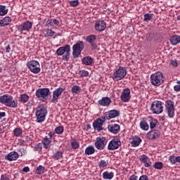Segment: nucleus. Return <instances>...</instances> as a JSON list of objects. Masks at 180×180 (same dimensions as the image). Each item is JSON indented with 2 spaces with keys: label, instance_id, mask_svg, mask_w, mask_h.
<instances>
[{
  "label": "nucleus",
  "instance_id": "nucleus-1",
  "mask_svg": "<svg viewBox=\"0 0 180 180\" xmlns=\"http://www.w3.org/2000/svg\"><path fill=\"white\" fill-rule=\"evenodd\" d=\"M35 116L37 123H43V122L46 120V117L47 116V108L44 107V105L39 104L37 105Z\"/></svg>",
  "mask_w": 180,
  "mask_h": 180
},
{
  "label": "nucleus",
  "instance_id": "nucleus-39",
  "mask_svg": "<svg viewBox=\"0 0 180 180\" xmlns=\"http://www.w3.org/2000/svg\"><path fill=\"white\" fill-rule=\"evenodd\" d=\"M86 40L88 43H90V44H92V43H94V41L96 40V35H94V34L89 35L86 37Z\"/></svg>",
  "mask_w": 180,
  "mask_h": 180
},
{
  "label": "nucleus",
  "instance_id": "nucleus-32",
  "mask_svg": "<svg viewBox=\"0 0 180 180\" xmlns=\"http://www.w3.org/2000/svg\"><path fill=\"white\" fill-rule=\"evenodd\" d=\"M149 123H150V128L151 129H155L157 126V123H158V120L154 119L153 117H149Z\"/></svg>",
  "mask_w": 180,
  "mask_h": 180
},
{
  "label": "nucleus",
  "instance_id": "nucleus-18",
  "mask_svg": "<svg viewBox=\"0 0 180 180\" xmlns=\"http://www.w3.org/2000/svg\"><path fill=\"white\" fill-rule=\"evenodd\" d=\"M139 160L141 162H143L146 168L151 167V160L146 155H141L139 156Z\"/></svg>",
  "mask_w": 180,
  "mask_h": 180
},
{
  "label": "nucleus",
  "instance_id": "nucleus-22",
  "mask_svg": "<svg viewBox=\"0 0 180 180\" xmlns=\"http://www.w3.org/2000/svg\"><path fill=\"white\" fill-rule=\"evenodd\" d=\"M19 158V154L17 152L12 151L6 156V160L8 161H16Z\"/></svg>",
  "mask_w": 180,
  "mask_h": 180
},
{
  "label": "nucleus",
  "instance_id": "nucleus-53",
  "mask_svg": "<svg viewBox=\"0 0 180 180\" xmlns=\"http://www.w3.org/2000/svg\"><path fill=\"white\" fill-rule=\"evenodd\" d=\"M1 180H9V176L8 174H4L1 176Z\"/></svg>",
  "mask_w": 180,
  "mask_h": 180
},
{
  "label": "nucleus",
  "instance_id": "nucleus-51",
  "mask_svg": "<svg viewBox=\"0 0 180 180\" xmlns=\"http://www.w3.org/2000/svg\"><path fill=\"white\" fill-rule=\"evenodd\" d=\"M81 77H88L89 75V72L86 70H82L80 71Z\"/></svg>",
  "mask_w": 180,
  "mask_h": 180
},
{
  "label": "nucleus",
  "instance_id": "nucleus-44",
  "mask_svg": "<svg viewBox=\"0 0 180 180\" xmlns=\"http://www.w3.org/2000/svg\"><path fill=\"white\" fill-rule=\"evenodd\" d=\"M108 161L106 160H101L99 162H98V167L99 168H105V167H108Z\"/></svg>",
  "mask_w": 180,
  "mask_h": 180
},
{
  "label": "nucleus",
  "instance_id": "nucleus-38",
  "mask_svg": "<svg viewBox=\"0 0 180 180\" xmlns=\"http://www.w3.org/2000/svg\"><path fill=\"white\" fill-rule=\"evenodd\" d=\"M8 13V8L5 6H0V16H5Z\"/></svg>",
  "mask_w": 180,
  "mask_h": 180
},
{
  "label": "nucleus",
  "instance_id": "nucleus-7",
  "mask_svg": "<svg viewBox=\"0 0 180 180\" xmlns=\"http://www.w3.org/2000/svg\"><path fill=\"white\" fill-rule=\"evenodd\" d=\"M165 111L170 119L174 118L175 116V106L174 105V101L172 100H167L165 101Z\"/></svg>",
  "mask_w": 180,
  "mask_h": 180
},
{
  "label": "nucleus",
  "instance_id": "nucleus-37",
  "mask_svg": "<svg viewBox=\"0 0 180 180\" xmlns=\"http://www.w3.org/2000/svg\"><path fill=\"white\" fill-rule=\"evenodd\" d=\"M23 131L21 129V128H15L13 130V134L15 137H20V135L22 134Z\"/></svg>",
  "mask_w": 180,
  "mask_h": 180
},
{
  "label": "nucleus",
  "instance_id": "nucleus-26",
  "mask_svg": "<svg viewBox=\"0 0 180 180\" xmlns=\"http://www.w3.org/2000/svg\"><path fill=\"white\" fill-rule=\"evenodd\" d=\"M73 58H77L78 57H79V56L81 55V46H73Z\"/></svg>",
  "mask_w": 180,
  "mask_h": 180
},
{
  "label": "nucleus",
  "instance_id": "nucleus-64",
  "mask_svg": "<svg viewBox=\"0 0 180 180\" xmlns=\"http://www.w3.org/2000/svg\"><path fill=\"white\" fill-rule=\"evenodd\" d=\"M176 162H180V156H176Z\"/></svg>",
  "mask_w": 180,
  "mask_h": 180
},
{
  "label": "nucleus",
  "instance_id": "nucleus-42",
  "mask_svg": "<svg viewBox=\"0 0 180 180\" xmlns=\"http://www.w3.org/2000/svg\"><path fill=\"white\" fill-rule=\"evenodd\" d=\"M153 167L155 169H162V168H164V165L161 162H156Z\"/></svg>",
  "mask_w": 180,
  "mask_h": 180
},
{
  "label": "nucleus",
  "instance_id": "nucleus-35",
  "mask_svg": "<svg viewBox=\"0 0 180 180\" xmlns=\"http://www.w3.org/2000/svg\"><path fill=\"white\" fill-rule=\"evenodd\" d=\"M44 35L46 37H51L54 36V31L51 30V29H46L44 30Z\"/></svg>",
  "mask_w": 180,
  "mask_h": 180
},
{
  "label": "nucleus",
  "instance_id": "nucleus-43",
  "mask_svg": "<svg viewBox=\"0 0 180 180\" xmlns=\"http://www.w3.org/2000/svg\"><path fill=\"white\" fill-rule=\"evenodd\" d=\"M71 147L73 148V150H77V148H79V142L77 141H72L71 142Z\"/></svg>",
  "mask_w": 180,
  "mask_h": 180
},
{
  "label": "nucleus",
  "instance_id": "nucleus-28",
  "mask_svg": "<svg viewBox=\"0 0 180 180\" xmlns=\"http://www.w3.org/2000/svg\"><path fill=\"white\" fill-rule=\"evenodd\" d=\"M12 22V18L11 17H5L2 20H0V26H8L9 23Z\"/></svg>",
  "mask_w": 180,
  "mask_h": 180
},
{
  "label": "nucleus",
  "instance_id": "nucleus-23",
  "mask_svg": "<svg viewBox=\"0 0 180 180\" xmlns=\"http://www.w3.org/2000/svg\"><path fill=\"white\" fill-rule=\"evenodd\" d=\"M112 103V100L109 97H103L98 101V105L101 106H109Z\"/></svg>",
  "mask_w": 180,
  "mask_h": 180
},
{
  "label": "nucleus",
  "instance_id": "nucleus-47",
  "mask_svg": "<svg viewBox=\"0 0 180 180\" xmlns=\"http://www.w3.org/2000/svg\"><path fill=\"white\" fill-rule=\"evenodd\" d=\"M35 151H38V153H41V150H43V146L41 143H37L34 146Z\"/></svg>",
  "mask_w": 180,
  "mask_h": 180
},
{
  "label": "nucleus",
  "instance_id": "nucleus-48",
  "mask_svg": "<svg viewBox=\"0 0 180 180\" xmlns=\"http://www.w3.org/2000/svg\"><path fill=\"white\" fill-rule=\"evenodd\" d=\"M70 5L72 7L78 6V5H79V1H78V0H72L70 1Z\"/></svg>",
  "mask_w": 180,
  "mask_h": 180
},
{
  "label": "nucleus",
  "instance_id": "nucleus-52",
  "mask_svg": "<svg viewBox=\"0 0 180 180\" xmlns=\"http://www.w3.org/2000/svg\"><path fill=\"white\" fill-rule=\"evenodd\" d=\"M153 37H154V34L152 33H148L146 34V39L148 41H151V40H153Z\"/></svg>",
  "mask_w": 180,
  "mask_h": 180
},
{
  "label": "nucleus",
  "instance_id": "nucleus-19",
  "mask_svg": "<svg viewBox=\"0 0 180 180\" xmlns=\"http://www.w3.org/2000/svg\"><path fill=\"white\" fill-rule=\"evenodd\" d=\"M95 29L97 32H103L106 29V22L103 20H98L95 24Z\"/></svg>",
  "mask_w": 180,
  "mask_h": 180
},
{
  "label": "nucleus",
  "instance_id": "nucleus-54",
  "mask_svg": "<svg viewBox=\"0 0 180 180\" xmlns=\"http://www.w3.org/2000/svg\"><path fill=\"white\" fill-rule=\"evenodd\" d=\"M46 25L48 26V27H51L54 26V24L53 22V20H48L47 22H46Z\"/></svg>",
  "mask_w": 180,
  "mask_h": 180
},
{
  "label": "nucleus",
  "instance_id": "nucleus-36",
  "mask_svg": "<svg viewBox=\"0 0 180 180\" xmlns=\"http://www.w3.org/2000/svg\"><path fill=\"white\" fill-rule=\"evenodd\" d=\"M45 170L46 168H44V167L39 165L37 167L36 174H37V175H41V174H44Z\"/></svg>",
  "mask_w": 180,
  "mask_h": 180
},
{
  "label": "nucleus",
  "instance_id": "nucleus-27",
  "mask_svg": "<svg viewBox=\"0 0 180 180\" xmlns=\"http://www.w3.org/2000/svg\"><path fill=\"white\" fill-rule=\"evenodd\" d=\"M82 63L84 65H92V63H94V59L91 56H85L82 60Z\"/></svg>",
  "mask_w": 180,
  "mask_h": 180
},
{
  "label": "nucleus",
  "instance_id": "nucleus-59",
  "mask_svg": "<svg viewBox=\"0 0 180 180\" xmlns=\"http://www.w3.org/2000/svg\"><path fill=\"white\" fill-rule=\"evenodd\" d=\"M129 180H139V177L136 174H134L129 177Z\"/></svg>",
  "mask_w": 180,
  "mask_h": 180
},
{
  "label": "nucleus",
  "instance_id": "nucleus-10",
  "mask_svg": "<svg viewBox=\"0 0 180 180\" xmlns=\"http://www.w3.org/2000/svg\"><path fill=\"white\" fill-rule=\"evenodd\" d=\"M120 146H122V142L120 141V139L119 138H115L109 142L108 146V150L113 151L115 150H117V148H119Z\"/></svg>",
  "mask_w": 180,
  "mask_h": 180
},
{
  "label": "nucleus",
  "instance_id": "nucleus-4",
  "mask_svg": "<svg viewBox=\"0 0 180 180\" xmlns=\"http://www.w3.org/2000/svg\"><path fill=\"white\" fill-rule=\"evenodd\" d=\"M150 111L154 115H161L164 112V103L158 100L154 101L151 103Z\"/></svg>",
  "mask_w": 180,
  "mask_h": 180
},
{
  "label": "nucleus",
  "instance_id": "nucleus-30",
  "mask_svg": "<svg viewBox=\"0 0 180 180\" xmlns=\"http://www.w3.org/2000/svg\"><path fill=\"white\" fill-rule=\"evenodd\" d=\"M84 154L86 155H92V154H95V148L94 146H88L84 151Z\"/></svg>",
  "mask_w": 180,
  "mask_h": 180
},
{
  "label": "nucleus",
  "instance_id": "nucleus-16",
  "mask_svg": "<svg viewBox=\"0 0 180 180\" xmlns=\"http://www.w3.org/2000/svg\"><path fill=\"white\" fill-rule=\"evenodd\" d=\"M131 98V96L130 95V89H124L120 96L121 101L122 102H129Z\"/></svg>",
  "mask_w": 180,
  "mask_h": 180
},
{
  "label": "nucleus",
  "instance_id": "nucleus-15",
  "mask_svg": "<svg viewBox=\"0 0 180 180\" xmlns=\"http://www.w3.org/2000/svg\"><path fill=\"white\" fill-rule=\"evenodd\" d=\"M120 116V112L117 110H111L105 113V118L107 120H110V119H115V117H119Z\"/></svg>",
  "mask_w": 180,
  "mask_h": 180
},
{
  "label": "nucleus",
  "instance_id": "nucleus-3",
  "mask_svg": "<svg viewBox=\"0 0 180 180\" xmlns=\"http://www.w3.org/2000/svg\"><path fill=\"white\" fill-rule=\"evenodd\" d=\"M165 79V77L162 72H156L150 75V84H152L153 86H160V85H162V84H164Z\"/></svg>",
  "mask_w": 180,
  "mask_h": 180
},
{
  "label": "nucleus",
  "instance_id": "nucleus-13",
  "mask_svg": "<svg viewBox=\"0 0 180 180\" xmlns=\"http://www.w3.org/2000/svg\"><path fill=\"white\" fill-rule=\"evenodd\" d=\"M64 92V89L63 88H58L55 91H53L52 98L51 101L52 103H57L58 102V99Z\"/></svg>",
  "mask_w": 180,
  "mask_h": 180
},
{
  "label": "nucleus",
  "instance_id": "nucleus-17",
  "mask_svg": "<svg viewBox=\"0 0 180 180\" xmlns=\"http://www.w3.org/2000/svg\"><path fill=\"white\" fill-rule=\"evenodd\" d=\"M108 131L112 134H117L120 131V125L119 124H110L108 127Z\"/></svg>",
  "mask_w": 180,
  "mask_h": 180
},
{
  "label": "nucleus",
  "instance_id": "nucleus-9",
  "mask_svg": "<svg viewBox=\"0 0 180 180\" xmlns=\"http://www.w3.org/2000/svg\"><path fill=\"white\" fill-rule=\"evenodd\" d=\"M27 65L30 71L33 74H39L40 72V64L37 60H31L27 63Z\"/></svg>",
  "mask_w": 180,
  "mask_h": 180
},
{
  "label": "nucleus",
  "instance_id": "nucleus-20",
  "mask_svg": "<svg viewBox=\"0 0 180 180\" xmlns=\"http://www.w3.org/2000/svg\"><path fill=\"white\" fill-rule=\"evenodd\" d=\"M146 137L148 140H155V139L160 137V131L158 130H152L146 134Z\"/></svg>",
  "mask_w": 180,
  "mask_h": 180
},
{
  "label": "nucleus",
  "instance_id": "nucleus-40",
  "mask_svg": "<svg viewBox=\"0 0 180 180\" xmlns=\"http://www.w3.org/2000/svg\"><path fill=\"white\" fill-rule=\"evenodd\" d=\"M64 133V127L58 126L55 129V134H63Z\"/></svg>",
  "mask_w": 180,
  "mask_h": 180
},
{
  "label": "nucleus",
  "instance_id": "nucleus-58",
  "mask_svg": "<svg viewBox=\"0 0 180 180\" xmlns=\"http://www.w3.org/2000/svg\"><path fill=\"white\" fill-rule=\"evenodd\" d=\"M139 180H148V176L147 175H142L140 176Z\"/></svg>",
  "mask_w": 180,
  "mask_h": 180
},
{
  "label": "nucleus",
  "instance_id": "nucleus-31",
  "mask_svg": "<svg viewBox=\"0 0 180 180\" xmlns=\"http://www.w3.org/2000/svg\"><path fill=\"white\" fill-rule=\"evenodd\" d=\"M115 176V174L113 172H104L103 173V179H112Z\"/></svg>",
  "mask_w": 180,
  "mask_h": 180
},
{
  "label": "nucleus",
  "instance_id": "nucleus-2",
  "mask_svg": "<svg viewBox=\"0 0 180 180\" xmlns=\"http://www.w3.org/2000/svg\"><path fill=\"white\" fill-rule=\"evenodd\" d=\"M0 103L7 106V108H16L18 101L13 99V96L9 94H4L0 96Z\"/></svg>",
  "mask_w": 180,
  "mask_h": 180
},
{
  "label": "nucleus",
  "instance_id": "nucleus-12",
  "mask_svg": "<svg viewBox=\"0 0 180 180\" xmlns=\"http://www.w3.org/2000/svg\"><path fill=\"white\" fill-rule=\"evenodd\" d=\"M106 120L105 117L98 118L93 122V127L94 130H97V131H102L103 130V123Z\"/></svg>",
  "mask_w": 180,
  "mask_h": 180
},
{
  "label": "nucleus",
  "instance_id": "nucleus-14",
  "mask_svg": "<svg viewBox=\"0 0 180 180\" xmlns=\"http://www.w3.org/2000/svg\"><path fill=\"white\" fill-rule=\"evenodd\" d=\"M33 26V23L30 21H25L22 24L18 25V30H19L20 32H29L30 29H32V27Z\"/></svg>",
  "mask_w": 180,
  "mask_h": 180
},
{
  "label": "nucleus",
  "instance_id": "nucleus-55",
  "mask_svg": "<svg viewBox=\"0 0 180 180\" xmlns=\"http://www.w3.org/2000/svg\"><path fill=\"white\" fill-rule=\"evenodd\" d=\"M48 135L50 137L49 139L51 140V139H53V137H56V132H54V131H49Z\"/></svg>",
  "mask_w": 180,
  "mask_h": 180
},
{
  "label": "nucleus",
  "instance_id": "nucleus-60",
  "mask_svg": "<svg viewBox=\"0 0 180 180\" xmlns=\"http://www.w3.org/2000/svg\"><path fill=\"white\" fill-rule=\"evenodd\" d=\"M22 172H30V168H29V167H25L22 169Z\"/></svg>",
  "mask_w": 180,
  "mask_h": 180
},
{
  "label": "nucleus",
  "instance_id": "nucleus-50",
  "mask_svg": "<svg viewBox=\"0 0 180 180\" xmlns=\"http://www.w3.org/2000/svg\"><path fill=\"white\" fill-rule=\"evenodd\" d=\"M174 89L176 92H180V81L177 82V84L174 86Z\"/></svg>",
  "mask_w": 180,
  "mask_h": 180
},
{
  "label": "nucleus",
  "instance_id": "nucleus-56",
  "mask_svg": "<svg viewBox=\"0 0 180 180\" xmlns=\"http://www.w3.org/2000/svg\"><path fill=\"white\" fill-rule=\"evenodd\" d=\"M52 22L53 23V26H58V25H60V21L57 19H52Z\"/></svg>",
  "mask_w": 180,
  "mask_h": 180
},
{
  "label": "nucleus",
  "instance_id": "nucleus-33",
  "mask_svg": "<svg viewBox=\"0 0 180 180\" xmlns=\"http://www.w3.org/2000/svg\"><path fill=\"white\" fill-rule=\"evenodd\" d=\"M28 101H29V96H27V94H24L20 95V102H21L22 103H26V102H28Z\"/></svg>",
  "mask_w": 180,
  "mask_h": 180
},
{
  "label": "nucleus",
  "instance_id": "nucleus-21",
  "mask_svg": "<svg viewBox=\"0 0 180 180\" xmlns=\"http://www.w3.org/2000/svg\"><path fill=\"white\" fill-rule=\"evenodd\" d=\"M139 127L141 130H143L144 131H148L150 125H148V122H147V119L142 118L139 123Z\"/></svg>",
  "mask_w": 180,
  "mask_h": 180
},
{
  "label": "nucleus",
  "instance_id": "nucleus-63",
  "mask_svg": "<svg viewBox=\"0 0 180 180\" xmlns=\"http://www.w3.org/2000/svg\"><path fill=\"white\" fill-rule=\"evenodd\" d=\"M6 53H9V51H11V47L9 46L6 47Z\"/></svg>",
  "mask_w": 180,
  "mask_h": 180
},
{
  "label": "nucleus",
  "instance_id": "nucleus-41",
  "mask_svg": "<svg viewBox=\"0 0 180 180\" xmlns=\"http://www.w3.org/2000/svg\"><path fill=\"white\" fill-rule=\"evenodd\" d=\"M71 91L73 94H79V92H81V87H79L78 85H74L72 87Z\"/></svg>",
  "mask_w": 180,
  "mask_h": 180
},
{
  "label": "nucleus",
  "instance_id": "nucleus-45",
  "mask_svg": "<svg viewBox=\"0 0 180 180\" xmlns=\"http://www.w3.org/2000/svg\"><path fill=\"white\" fill-rule=\"evenodd\" d=\"M144 17V22H149V20H151L153 19V14L146 13L143 15Z\"/></svg>",
  "mask_w": 180,
  "mask_h": 180
},
{
  "label": "nucleus",
  "instance_id": "nucleus-24",
  "mask_svg": "<svg viewBox=\"0 0 180 180\" xmlns=\"http://www.w3.org/2000/svg\"><path fill=\"white\" fill-rule=\"evenodd\" d=\"M140 143H141V138H140V136H132V141L131 142L132 147H139L140 146Z\"/></svg>",
  "mask_w": 180,
  "mask_h": 180
},
{
  "label": "nucleus",
  "instance_id": "nucleus-57",
  "mask_svg": "<svg viewBox=\"0 0 180 180\" xmlns=\"http://www.w3.org/2000/svg\"><path fill=\"white\" fill-rule=\"evenodd\" d=\"M18 146H25V140L20 139L18 142Z\"/></svg>",
  "mask_w": 180,
  "mask_h": 180
},
{
  "label": "nucleus",
  "instance_id": "nucleus-34",
  "mask_svg": "<svg viewBox=\"0 0 180 180\" xmlns=\"http://www.w3.org/2000/svg\"><path fill=\"white\" fill-rule=\"evenodd\" d=\"M53 160H61L63 158V152L61 151H57L53 155Z\"/></svg>",
  "mask_w": 180,
  "mask_h": 180
},
{
  "label": "nucleus",
  "instance_id": "nucleus-46",
  "mask_svg": "<svg viewBox=\"0 0 180 180\" xmlns=\"http://www.w3.org/2000/svg\"><path fill=\"white\" fill-rule=\"evenodd\" d=\"M176 157H175V155H170L169 157V161L170 164H172V165H174V164H176Z\"/></svg>",
  "mask_w": 180,
  "mask_h": 180
},
{
  "label": "nucleus",
  "instance_id": "nucleus-5",
  "mask_svg": "<svg viewBox=\"0 0 180 180\" xmlns=\"http://www.w3.org/2000/svg\"><path fill=\"white\" fill-rule=\"evenodd\" d=\"M70 51H71L70 46H64L58 49L56 51V53L58 56H63L62 60H63V61H69L70 55Z\"/></svg>",
  "mask_w": 180,
  "mask_h": 180
},
{
  "label": "nucleus",
  "instance_id": "nucleus-8",
  "mask_svg": "<svg viewBox=\"0 0 180 180\" xmlns=\"http://www.w3.org/2000/svg\"><path fill=\"white\" fill-rule=\"evenodd\" d=\"M49 94L50 89L49 88L38 89L35 92V96L40 100L46 99Z\"/></svg>",
  "mask_w": 180,
  "mask_h": 180
},
{
  "label": "nucleus",
  "instance_id": "nucleus-49",
  "mask_svg": "<svg viewBox=\"0 0 180 180\" xmlns=\"http://www.w3.org/2000/svg\"><path fill=\"white\" fill-rule=\"evenodd\" d=\"M169 63H170V65H172V67H178V60H176L175 59H171Z\"/></svg>",
  "mask_w": 180,
  "mask_h": 180
},
{
  "label": "nucleus",
  "instance_id": "nucleus-11",
  "mask_svg": "<svg viewBox=\"0 0 180 180\" xmlns=\"http://www.w3.org/2000/svg\"><path fill=\"white\" fill-rule=\"evenodd\" d=\"M94 146L97 150H103L105 148V146H106V138L104 136L97 137L94 143Z\"/></svg>",
  "mask_w": 180,
  "mask_h": 180
},
{
  "label": "nucleus",
  "instance_id": "nucleus-29",
  "mask_svg": "<svg viewBox=\"0 0 180 180\" xmlns=\"http://www.w3.org/2000/svg\"><path fill=\"white\" fill-rule=\"evenodd\" d=\"M170 43L173 46H176V44H179V43H180V37L178 35H174L173 37H171Z\"/></svg>",
  "mask_w": 180,
  "mask_h": 180
},
{
  "label": "nucleus",
  "instance_id": "nucleus-62",
  "mask_svg": "<svg viewBox=\"0 0 180 180\" xmlns=\"http://www.w3.org/2000/svg\"><path fill=\"white\" fill-rule=\"evenodd\" d=\"M6 116V113L5 112H0V120L2 119V117H5Z\"/></svg>",
  "mask_w": 180,
  "mask_h": 180
},
{
  "label": "nucleus",
  "instance_id": "nucleus-61",
  "mask_svg": "<svg viewBox=\"0 0 180 180\" xmlns=\"http://www.w3.org/2000/svg\"><path fill=\"white\" fill-rule=\"evenodd\" d=\"M74 46H84V41H79L75 44H74Z\"/></svg>",
  "mask_w": 180,
  "mask_h": 180
},
{
  "label": "nucleus",
  "instance_id": "nucleus-25",
  "mask_svg": "<svg viewBox=\"0 0 180 180\" xmlns=\"http://www.w3.org/2000/svg\"><path fill=\"white\" fill-rule=\"evenodd\" d=\"M41 143L44 146V148H45L46 150H47V148H50V147H51V139L47 136H45L42 139Z\"/></svg>",
  "mask_w": 180,
  "mask_h": 180
},
{
  "label": "nucleus",
  "instance_id": "nucleus-6",
  "mask_svg": "<svg viewBox=\"0 0 180 180\" xmlns=\"http://www.w3.org/2000/svg\"><path fill=\"white\" fill-rule=\"evenodd\" d=\"M127 75V70L126 68L120 67L115 70L112 75V79L114 81H121Z\"/></svg>",
  "mask_w": 180,
  "mask_h": 180
}]
</instances>
